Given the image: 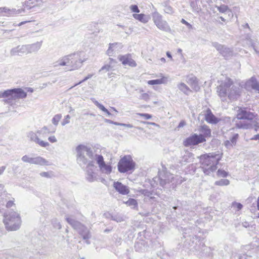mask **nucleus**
Wrapping results in <instances>:
<instances>
[{"instance_id":"f257e3e1","label":"nucleus","mask_w":259,"mask_h":259,"mask_svg":"<svg viewBox=\"0 0 259 259\" xmlns=\"http://www.w3.org/2000/svg\"><path fill=\"white\" fill-rule=\"evenodd\" d=\"M217 89L218 95L223 101H226L227 98L230 100H236L242 93V88L240 85L234 83L229 78H226L222 81Z\"/></svg>"},{"instance_id":"f03ea898","label":"nucleus","mask_w":259,"mask_h":259,"mask_svg":"<svg viewBox=\"0 0 259 259\" xmlns=\"http://www.w3.org/2000/svg\"><path fill=\"white\" fill-rule=\"evenodd\" d=\"M222 157V154L210 153L200 157L203 172L209 175L217 169V165Z\"/></svg>"},{"instance_id":"7ed1b4c3","label":"nucleus","mask_w":259,"mask_h":259,"mask_svg":"<svg viewBox=\"0 0 259 259\" xmlns=\"http://www.w3.org/2000/svg\"><path fill=\"white\" fill-rule=\"evenodd\" d=\"M81 63L80 54L79 52L74 53L64 56L54 63L55 67L66 66L68 70H73L78 69Z\"/></svg>"},{"instance_id":"20e7f679","label":"nucleus","mask_w":259,"mask_h":259,"mask_svg":"<svg viewBox=\"0 0 259 259\" xmlns=\"http://www.w3.org/2000/svg\"><path fill=\"white\" fill-rule=\"evenodd\" d=\"M12 211H7L4 214V223L8 231L18 230L21 224L20 214L13 209Z\"/></svg>"},{"instance_id":"39448f33","label":"nucleus","mask_w":259,"mask_h":259,"mask_svg":"<svg viewBox=\"0 0 259 259\" xmlns=\"http://www.w3.org/2000/svg\"><path fill=\"white\" fill-rule=\"evenodd\" d=\"M118 170L121 173H125L134 169L135 163L130 155L124 156L120 159L117 165Z\"/></svg>"},{"instance_id":"423d86ee","label":"nucleus","mask_w":259,"mask_h":259,"mask_svg":"<svg viewBox=\"0 0 259 259\" xmlns=\"http://www.w3.org/2000/svg\"><path fill=\"white\" fill-rule=\"evenodd\" d=\"M9 97L7 99L4 100L3 101L6 104L11 105H13L14 100L16 99H24L27 96V93L21 88H15L9 90Z\"/></svg>"},{"instance_id":"0eeeda50","label":"nucleus","mask_w":259,"mask_h":259,"mask_svg":"<svg viewBox=\"0 0 259 259\" xmlns=\"http://www.w3.org/2000/svg\"><path fill=\"white\" fill-rule=\"evenodd\" d=\"M152 19L154 24L161 30L170 32L171 29L167 22L162 19V16L158 12H155L152 14Z\"/></svg>"},{"instance_id":"6e6552de","label":"nucleus","mask_w":259,"mask_h":259,"mask_svg":"<svg viewBox=\"0 0 259 259\" xmlns=\"http://www.w3.org/2000/svg\"><path fill=\"white\" fill-rule=\"evenodd\" d=\"M42 131H37L36 132H29L27 134V137L33 142L39 145L42 147H47L50 145L48 142H45L39 139L41 137Z\"/></svg>"},{"instance_id":"1a4fd4ad","label":"nucleus","mask_w":259,"mask_h":259,"mask_svg":"<svg viewBox=\"0 0 259 259\" xmlns=\"http://www.w3.org/2000/svg\"><path fill=\"white\" fill-rule=\"evenodd\" d=\"M21 159L24 162L29 163L30 164H34L41 166L50 165L48 160L40 156L30 157L28 155H25L22 157Z\"/></svg>"},{"instance_id":"9d476101","label":"nucleus","mask_w":259,"mask_h":259,"mask_svg":"<svg viewBox=\"0 0 259 259\" xmlns=\"http://www.w3.org/2000/svg\"><path fill=\"white\" fill-rule=\"evenodd\" d=\"M237 115L236 118L239 119H247L248 120H252L254 117V114L252 112L248 111L245 108L236 107Z\"/></svg>"},{"instance_id":"9b49d317","label":"nucleus","mask_w":259,"mask_h":259,"mask_svg":"<svg viewBox=\"0 0 259 259\" xmlns=\"http://www.w3.org/2000/svg\"><path fill=\"white\" fill-rule=\"evenodd\" d=\"M205 141L206 140L204 136L201 134L198 135L195 134L186 139L184 141V145L185 146L196 145Z\"/></svg>"},{"instance_id":"f8f14e48","label":"nucleus","mask_w":259,"mask_h":259,"mask_svg":"<svg viewBox=\"0 0 259 259\" xmlns=\"http://www.w3.org/2000/svg\"><path fill=\"white\" fill-rule=\"evenodd\" d=\"M212 46L225 58H228L232 55L231 49L225 46L219 44L217 42H213Z\"/></svg>"},{"instance_id":"ddd939ff","label":"nucleus","mask_w":259,"mask_h":259,"mask_svg":"<svg viewBox=\"0 0 259 259\" xmlns=\"http://www.w3.org/2000/svg\"><path fill=\"white\" fill-rule=\"evenodd\" d=\"M118 58L124 65H128L133 67L137 66V63L132 59V55L131 54H128L122 56L120 55L118 56Z\"/></svg>"},{"instance_id":"4468645a","label":"nucleus","mask_w":259,"mask_h":259,"mask_svg":"<svg viewBox=\"0 0 259 259\" xmlns=\"http://www.w3.org/2000/svg\"><path fill=\"white\" fill-rule=\"evenodd\" d=\"M23 54H27L26 45L18 46L10 51V55L12 56H20Z\"/></svg>"},{"instance_id":"2eb2a0df","label":"nucleus","mask_w":259,"mask_h":259,"mask_svg":"<svg viewBox=\"0 0 259 259\" xmlns=\"http://www.w3.org/2000/svg\"><path fill=\"white\" fill-rule=\"evenodd\" d=\"M115 189L122 195H127L130 192V190L126 186H125L119 182H115L113 184Z\"/></svg>"},{"instance_id":"dca6fc26","label":"nucleus","mask_w":259,"mask_h":259,"mask_svg":"<svg viewBox=\"0 0 259 259\" xmlns=\"http://www.w3.org/2000/svg\"><path fill=\"white\" fill-rule=\"evenodd\" d=\"M159 178L160 179V184L161 186H163L166 183H168L169 182H172L174 181L175 178L173 176V175L171 174H162V172H160L159 174Z\"/></svg>"},{"instance_id":"f3484780","label":"nucleus","mask_w":259,"mask_h":259,"mask_svg":"<svg viewBox=\"0 0 259 259\" xmlns=\"http://www.w3.org/2000/svg\"><path fill=\"white\" fill-rule=\"evenodd\" d=\"M42 41H37L35 43L26 45L27 54L37 52L41 48Z\"/></svg>"},{"instance_id":"a211bd4d","label":"nucleus","mask_w":259,"mask_h":259,"mask_svg":"<svg viewBox=\"0 0 259 259\" xmlns=\"http://www.w3.org/2000/svg\"><path fill=\"white\" fill-rule=\"evenodd\" d=\"M247 86H250L251 88L259 93V83L254 77H251L246 83Z\"/></svg>"},{"instance_id":"6ab92c4d","label":"nucleus","mask_w":259,"mask_h":259,"mask_svg":"<svg viewBox=\"0 0 259 259\" xmlns=\"http://www.w3.org/2000/svg\"><path fill=\"white\" fill-rule=\"evenodd\" d=\"M205 119L207 122L210 123L215 124L218 122V119L213 115L211 111L209 109L206 110Z\"/></svg>"},{"instance_id":"aec40b11","label":"nucleus","mask_w":259,"mask_h":259,"mask_svg":"<svg viewBox=\"0 0 259 259\" xmlns=\"http://www.w3.org/2000/svg\"><path fill=\"white\" fill-rule=\"evenodd\" d=\"M85 154L90 158H93L94 152L92 147L90 145H82V154Z\"/></svg>"},{"instance_id":"412c9836","label":"nucleus","mask_w":259,"mask_h":259,"mask_svg":"<svg viewBox=\"0 0 259 259\" xmlns=\"http://www.w3.org/2000/svg\"><path fill=\"white\" fill-rule=\"evenodd\" d=\"M235 126L238 128L246 130L252 127V124L248 121L239 120L236 121Z\"/></svg>"},{"instance_id":"4be33fe9","label":"nucleus","mask_w":259,"mask_h":259,"mask_svg":"<svg viewBox=\"0 0 259 259\" xmlns=\"http://www.w3.org/2000/svg\"><path fill=\"white\" fill-rule=\"evenodd\" d=\"M177 87L179 90L186 95H189L191 92L190 89L183 82L178 83Z\"/></svg>"},{"instance_id":"5701e85b","label":"nucleus","mask_w":259,"mask_h":259,"mask_svg":"<svg viewBox=\"0 0 259 259\" xmlns=\"http://www.w3.org/2000/svg\"><path fill=\"white\" fill-rule=\"evenodd\" d=\"M167 77L162 76L160 79L148 80L147 83L148 84H150V85H154V84H165L167 83Z\"/></svg>"},{"instance_id":"b1692460","label":"nucleus","mask_w":259,"mask_h":259,"mask_svg":"<svg viewBox=\"0 0 259 259\" xmlns=\"http://www.w3.org/2000/svg\"><path fill=\"white\" fill-rule=\"evenodd\" d=\"M67 222L71 225V226L75 230H79L81 224L80 222L76 221L72 218H66Z\"/></svg>"},{"instance_id":"393cba45","label":"nucleus","mask_w":259,"mask_h":259,"mask_svg":"<svg viewBox=\"0 0 259 259\" xmlns=\"http://www.w3.org/2000/svg\"><path fill=\"white\" fill-rule=\"evenodd\" d=\"M199 131L201 133L202 136H204V138L207 137H210L211 136V130L208 126L203 125L201 126Z\"/></svg>"},{"instance_id":"a878e982","label":"nucleus","mask_w":259,"mask_h":259,"mask_svg":"<svg viewBox=\"0 0 259 259\" xmlns=\"http://www.w3.org/2000/svg\"><path fill=\"white\" fill-rule=\"evenodd\" d=\"M91 235L89 230L87 229L84 230L83 227L82 226V238L85 241V243L87 244H89L90 243L89 239L91 238Z\"/></svg>"},{"instance_id":"bb28decb","label":"nucleus","mask_w":259,"mask_h":259,"mask_svg":"<svg viewBox=\"0 0 259 259\" xmlns=\"http://www.w3.org/2000/svg\"><path fill=\"white\" fill-rule=\"evenodd\" d=\"M133 17L136 19L141 21V22L146 23L148 21V18L145 16V15L143 14H133Z\"/></svg>"},{"instance_id":"cd10ccee","label":"nucleus","mask_w":259,"mask_h":259,"mask_svg":"<svg viewBox=\"0 0 259 259\" xmlns=\"http://www.w3.org/2000/svg\"><path fill=\"white\" fill-rule=\"evenodd\" d=\"M248 45H250L257 54H259V44H257V42L251 39L249 37L247 38Z\"/></svg>"},{"instance_id":"c85d7f7f","label":"nucleus","mask_w":259,"mask_h":259,"mask_svg":"<svg viewBox=\"0 0 259 259\" xmlns=\"http://www.w3.org/2000/svg\"><path fill=\"white\" fill-rule=\"evenodd\" d=\"M188 83L196 91L199 90V87L197 84L195 77H192L189 79Z\"/></svg>"},{"instance_id":"c756f323","label":"nucleus","mask_w":259,"mask_h":259,"mask_svg":"<svg viewBox=\"0 0 259 259\" xmlns=\"http://www.w3.org/2000/svg\"><path fill=\"white\" fill-rule=\"evenodd\" d=\"M124 203L133 208H135L138 206L137 200L133 198L129 199L127 201L124 202Z\"/></svg>"},{"instance_id":"7c9ffc66","label":"nucleus","mask_w":259,"mask_h":259,"mask_svg":"<svg viewBox=\"0 0 259 259\" xmlns=\"http://www.w3.org/2000/svg\"><path fill=\"white\" fill-rule=\"evenodd\" d=\"M100 168L103 172L107 174H110L112 171L111 166L110 165L106 164L105 163Z\"/></svg>"},{"instance_id":"2f4dec72","label":"nucleus","mask_w":259,"mask_h":259,"mask_svg":"<svg viewBox=\"0 0 259 259\" xmlns=\"http://www.w3.org/2000/svg\"><path fill=\"white\" fill-rule=\"evenodd\" d=\"M230 184V181L227 179H221L215 182L214 184L217 186H227Z\"/></svg>"},{"instance_id":"473e14b6","label":"nucleus","mask_w":259,"mask_h":259,"mask_svg":"<svg viewBox=\"0 0 259 259\" xmlns=\"http://www.w3.org/2000/svg\"><path fill=\"white\" fill-rule=\"evenodd\" d=\"M6 207L8 209H8L7 211H13V210H12L13 209H14V211H15V210L16 209V206H15V204L14 202V201L13 200L9 201L6 204Z\"/></svg>"},{"instance_id":"72a5a7b5","label":"nucleus","mask_w":259,"mask_h":259,"mask_svg":"<svg viewBox=\"0 0 259 259\" xmlns=\"http://www.w3.org/2000/svg\"><path fill=\"white\" fill-rule=\"evenodd\" d=\"M95 157L96 160L99 165V167L103 166V165L105 163L103 157L101 155H96Z\"/></svg>"},{"instance_id":"f704fd0d","label":"nucleus","mask_w":259,"mask_h":259,"mask_svg":"<svg viewBox=\"0 0 259 259\" xmlns=\"http://www.w3.org/2000/svg\"><path fill=\"white\" fill-rule=\"evenodd\" d=\"M61 117H62V116L60 114H58L55 115L53 117V119L52 120V122L53 124L54 125L57 126L58 124V123H59V121L61 119Z\"/></svg>"},{"instance_id":"c9c22d12","label":"nucleus","mask_w":259,"mask_h":259,"mask_svg":"<svg viewBox=\"0 0 259 259\" xmlns=\"http://www.w3.org/2000/svg\"><path fill=\"white\" fill-rule=\"evenodd\" d=\"M75 153H76L77 161L79 162L81 160V144L78 145L75 149Z\"/></svg>"},{"instance_id":"e433bc0d","label":"nucleus","mask_w":259,"mask_h":259,"mask_svg":"<svg viewBox=\"0 0 259 259\" xmlns=\"http://www.w3.org/2000/svg\"><path fill=\"white\" fill-rule=\"evenodd\" d=\"M239 138V135L237 133H233L231 137L230 138V141L235 146L237 143V141Z\"/></svg>"},{"instance_id":"4c0bfd02","label":"nucleus","mask_w":259,"mask_h":259,"mask_svg":"<svg viewBox=\"0 0 259 259\" xmlns=\"http://www.w3.org/2000/svg\"><path fill=\"white\" fill-rule=\"evenodd\" d=\"M118 43H113V44H109V47L107 51V54L109 56H111L113 54V50L112 48L114 47L115 46L117 45Z\"/></svg>"},{"instance_id":"58836bf2","label":"nucleus","mask_w":259,"mask_h":259,"mask_svg":"<svg viewBox=\"0 0 259 259\" xmlns=\"http://www.w3.org/2000/svg\"><path fill=\"white\" fill-rule=\"evenodd\" d=\"M228 173L224 170L219 169L217 171V176L220 177H226Z\"/></svg>"},{"instance_id":"ea45409f","label":"nucleus","mask_w":259,"mask_h":259,"mask_svg":"<svg viewBox=\"0 0 259 259\" xmlns=\"http://www.w3.org/2000/svg\"><path fill=\"white\" fill-rule=\"evenodd\" d=\"M164 11L166 13L169 14H172L174 13L173 9L170 6H165L164 9Z\"/></svg>"},{"instance_id":"a19ab883","label":"nucleus","mask_w":259,"mask_h":259,"mask_svg":"<svg viewBox=\"0 0 259 259\" xmlns=\"http://www.w3.org/2000/svg\"><path fill=\"white\" fill-rule=\"evenodd\" d=\"M232 206L234 208H236L238 211L240 210L243 207L241 203L235 202L232 203Z\"/></svg>"},{"instance_id":"79ce46f5","label":"nucleus","mask_w":259,"mask_h":259,"mask_svg":"<svg viewBox=\"0 0 259 259\" xmlns=\"http://www.w3.org/2000/svg\"><path fill=\"white\" fill-rule=\"evenodd\" d=\"M93 102L100 109H101L103 112L104 111H107V109L103 105L99 103L98 101L93 100Z\"/></svg>"},{"instance_id":"37998d69","label":"nucleus","mask_w":259,"mask_h":259,"mask_svg":"<svg viewBox=\"0 0 259 259\" xmlns=\"http://www.w3.org/2000/svg\"><path fill=\"white\" fill-rule=\"evenodd\" d=\"M142 194H143L145 196L150 197L151 199H153V197L152 196V193L147 190H143L142 191Z\"/></svg>"},{"instance_id":"c03bdc74","label":"nucleus","mask_w":259,"mask_h":259,"mask_svg":"<svg viewBox=\"0 0 259 259\" xmlns=\"http://www.w3.org/2000/svg\"><path fill=\"white\" fill-rule=\"evenodd\" d=\"M16 11L15 10H10L6 7L2 8V12H5L6 13H8L10 15L13 14L15 13Z\"/></svg>"},{"instance_id":"a18cd8bd","label":"nucleus","mask_w":259,"mask_h":259,"mask_svg":"<svg viewBox=\"0 0 259 259\" xmlns=\"http://www.w3.org/2000/svg\"><path fill=\"white\" fill-rule=\"evenodd\" d=\"M139 99L147 101L150 99V96L147 93H142L139 97Z\"/></svg>"},{"instance_id":"49530a36","label":"nucleus","mask_w":259,"mask_h":259,"mask_svg":"<svg viewBox=\"0 0 259 259\" xmlns=\"http://www.w3.org/2000/svg\"><path fill=\"white\" fill-rule=\"evenodd\" d=\"M70 116L69 115H66L61 122L62 125L64 126L66 124L69 123L70 122Z\"/></svg>"},{"instance_id":"de8ad7c7","label":"nucleus","mask_w":259,"mask_h":259,"mask_svg":"<svg viewBox=\"0 0 259 259\" xmlns=\"http://www.w3.org/2000/svg\"><path fill=\"white\" fill-rule=\"evenodd\" d=\"M9 90H6L4 92H0V98H8L9 97Z\"/></svg>"},{"instance_id":"09e8293b","label":"nucleus","mask_w":259,"mask_h":259,"mask_svg":"<svg viewBox=\"0 0 259 259\" xmlns=\"http://www.w3.org/2000/svg\"><path fill=\"white\" fill-rule=\"evenodd\" d=\"M224 145L228 149L232 148L234 145L232 143V142L230 140H226L224 142Z\"/></svg>"},{"instance_id":"8fccbe9b","label":"nucleus","mask_w":259,"mask_h":259,"mask_svg":"<svg viewBox=\"0 0 259 259\" xmlns=\"http://www.w3.org/2000/svg\"><path fill=\"white\" fill-rule=\"evenodd\" d=\"M228 7L226 5H222L220 7H218V10L219 12L221 13H225L228 10Z\"/></svg>"},{"instance_id":"3c124183","label":"nucleus","mask_w":259,"mask_h":259,"mask_svg":"<svg viewBox=\"0 0 259 259\" xmlns=\"http://www.w3.org/2000/svg\"><path fill=\"white\" fill-rule=\"evenodd\" d=\"M130 9L133 12L139 13L140 10L137 5H131Z\"/></svg>"},{"instance_id":"603ef678","label":"nucleus","mask_w":259,"mask_h":259,"mask_svg":"<svg viewBox=\"0 0 259 259\" xmlns=\"http://www.w3.org/2000/svg\"><path fill=\"white\" fill-rule=\"evenodd\" d=\"M40 131H42L41 137H45V134L47 133H49L50 132L47 126H44Z\"/></svg>"},{"instance_id":"864d4df0","label":"nucleus","mask_w":259,"mask_h":259,"mask_svg":"<svg viewBox=\"0 0 259 259\" xmlns=\"http://www.w3.org/2000/svg\"><path fill=\"white\" fill-rule=\"evenodd\" d=\"M181 22L186 25L189 29L192 28V25L190 24L189 23H188L187 21H186L185 19H182L181 21Z\"/></svg>"},{"instance_id":"5fc2aeb1","label":"nucleus","mask_w":259,"mask_h":259,"mask_svg":"<svg viewBox=\"0 0 259 259\" xmlns=\"http://www.w3.org/2000/svg\"><path fill=\"white\" fill-rule=\"evenodd\" d=\"M139 115L144 117L146 119H149L151 118V115L147 113H139Z\"/></svg>"},{"instance_id":"6e6d98bb","label":"nucleus","mask_w":259,"mask_h":259,"mask_svg":"<svg viewBox=\"0 0 259 259\" xmlns=\"http://www.w3.org/2000/svg\"><path fill=\"white\" fill-rule=\"evenodd\" d=\"M40 176L42 177H45L47 178H49L51 177V176L49 172H41L39 174Z\"/></svg>"},{"instance_id":"4d7b16f0","label":"nucleus","mask_w":259,"mask_h":259,"mask_svg":"<svg viewBox=\"0 0 259 259\" xmlns=\"http://www.w3.org/2000/svg\"><path fill=\"white\" fill-rule=\"evenodd\" d=\"M111 68V66L110 65H106L103 66L101 69L99 70L100 72L105 70L106 71H109Z\"/></svg>"},{"instance_id":"13d9d810","label":"nucleus","mask_w":259,"mask_h":259,"mask_svg":"<svg viewBox=\"0 0 259 259\" xmlns=\"http://www.w3.org/2000/svg\"><path fill=\"white\" fill-rule=\"evenodd\" d=\"M190 6L191 7L193 8V9L195 10H197V9H198L197 8V4H196V2L195 1H192L191 2V3H190Z\"/></svg>"},{"instance_id":"bf43d9fd","label":"nucleus","mask_w":259,"mask_h":259,"mask_svg":"<svg viewBox=\"0 0 259 259\" xmlns=\"http://www.w3.org/2000/svg\"><path fill=\"white\" fill-rule=\"evenodd\" d=\"M49 141L51 143H55L57 141L55 136H50L48 138Z\"/></svg>"},{"instance_id":"052dcab7","label":"nucleus","mask_w":259,"mask_h":259,"mask_svg":"<svg viewBox=\"0 0 259 259\" xmlns=\"http://www.w3.org/2000/svg\"><path fill=\"white\" fill-rule=\"evenodd\" d=\"M120 125V126H124V127H128V128H132V127H133V125L132 124H125V123H121Z\"/></svg>"},{"instance_id":"680f3d73","label":"nucleus","mask_w":259,"mask_h":259,"mask_svg":"<svg viewBox=\"0 0 259 259\" xmlns=\"http://www.w3.org/2000/svg\"><path fill=\"white\" fill-rule=\"evenodd\" d=\"M252 140H259V134H256L253 136L251 138Z\"/></svg>"},{"instance_id":"e2e57ef3","label":"nucleus","mask_w":259,"mask_h":259,"mask_svg":"<svg viewBox=\"0 0 259 259\" xmlns=\"http://www.w3.org/2000/svg\"><path fill=\"white\" fill-rule=\"evenodd\" d=\"M185 124H186V122H185L184 120H182V121L180 122V123H179V125H178V128L182 127H183Z\"/></svg>"},{"instance_id":"0e129e2a","label":"nucleus","mask_w":259,"mask_h":259,"mask_svg":"<svg viewBox=\"0 0 259 259\" xmlns=\"http://www.w3.org/2000/svg\"><path fill=\"white\" fill-rule=\"evenodd\" d=\"M93 76L92 74H89L88 75V76L85 77L84 78L82 79L81 82L82 83L85 82L86 80H87L88 79L90 78Z\"/></svg>"},{"instance_id":"69168bd1","label":"nucleus","mask_w":259,"mask_h":259,"mask_svg":"<svg viewBox=\"0 0 259 259\" xmlns=\"http://www.w3.org/2000/svg\"><path fill=\"white\" fill-rule=\"evenodd\" d=\"M6 169V166H3L0 167V175H2L4 170Z\"/></svg>"},{"instance_id":"338daca9","label":"nucleus","mask_w":259,"mask_h":259,"mask_svg":"<svg viewBox=\"0 0 259 259\" xmlns=\"http://www.w3.org/2000/svg\"><path fill=\"white\" fill-rule=\"evenodd\" d=\"M105 121L106 123H110V124H113V121L110 120V119H105Z\"/></svg>"},{"instance_id":"774afa93","label":"nucleus","mask_w":259,"mask_h":259,"mask_svg":"<svg viewBox=\"0 0 259 259\" xmlns=\"http://www.w3.org/2000/svg\"><path fill=\"white\" fill-rule=\"evenodd\" d=\"M166 55H167V56L168 58H169L170 59H172V56H171V54H170V52H166Z\"/></svg>"}]
</instances>
